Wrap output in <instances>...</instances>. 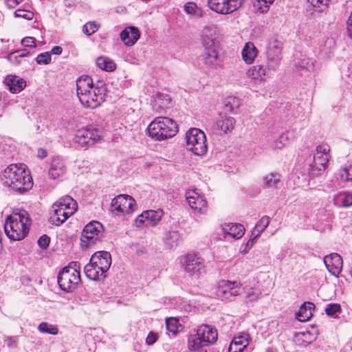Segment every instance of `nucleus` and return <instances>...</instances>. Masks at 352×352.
<instances>
[{"label":"nucleus","instance_id":"obj_1","mask_svg":"<svg viewBox=\"0 0 352 352\" xmlns=\"http://www.w3.org/2000/svg\"><path fill=\"white\" fill-rule=\"evenodd\" d=\"M76 91L79 100L85 107L95 109L104 101L107 87L103 80L94 83L90 76L82 75L76 80Z\"/></svg>","mask_w":352,"mask_h":352},{"label":"nucleus","instance_id":"obj_2","mask_svg":"<svg viewBox=\"0 0 352 352\" xmlns=\"http://www.w3.org/2000/svg\"><path fill=\"white\" fill-rule=\"evenodd\" d=\"M3 184L19 193H25L33 186L30 173L23 164H10L3 171Z\"/></svg>","mask_w":352,"mask_h":352},{"label":"nucleus","instance_id":"obj_3","mask_svg":"<svg viewBox=\"0 0 352 352\" xmlns=\"http://www.w3.org/2000/svg\"><path fill=\"white\" fill-rule=\"evenodd\" d=\"M213 28L207 27L201 36L203 52L201 60L206 69H215L221 65L219 43L215 36Z\"/></svg>","mask_w":352,"mask_h":352},{"label":"nucleus","instance_id":"obj_4","mask_svg":"<svg viewBox=\"0 0 352 352\" xmlns=\"http://www.w3.org/2000/svg\"><path fill=\"white\" fill-rule=\"evenodd\" d=\"M31 223L28 213L24 210H21L6 219L4 230L10 239L20 241L28 234Z\"/></svg>","mask_w":352,"mask_h":352},{"label":"nucleus","instance_id":"obj_5","mask_svg":"<svg viewBox=\"0 0 352 352\" xmlns=\"http://www.w3.org/2000/svg\"><path fill=\"white\" fill-rule=\"evenodd\" d=\"M195 333L188 338V348L190 351H197L199 349L214 344L218 338L216 328L209 324L199 325Z\"/></svg>","mask_w":352,"mask_h":352},{"label":"nucleus","instance_id":"obj_6","mask_svg":"<svg viewBox=\"0 0 352 352\" xmlns=\"http://www.w3.org/2000/svg\"><path fill=\"white\" fill-rule=\"evenodd\" d=\"M49 221L51 224L59 226L77 210V202L70 196H64L57 200L52 207Z\"/></svg>","mask_w":352,"mask_h":352},{"label":"nucleus","instance_id":"obj_7","mask_svg":"<svg viewBox=\"0 0 352 352\" xmlns=\"http://www.w3.org/2000/svg\"><path fill=\"white\" fill-rule=\"evenodd\" d=\"M148 136L157 141H162L175 136L178 132V125L168 117H157L148 126Z\"/></svg>","mask_w":352,"mask_h":352},{"label":"nucleus","instance_id":"obj_8","mask_svg":"<svg viewBox=\"0 0 352 352\" xmlns=\"http://www.w3.org/2000/svg\"><path fill=\"white\" fill-rule=\"evenodd\" d=\"M57 280L60 288L66 292H73L80 282V263L72 262L58 274Z\"/></svg>","mask_w":352,"mask_h":352},{"label":"nucleus","instance_id":"obj_9","mask_svg":"<svg viewBox=\"0 0 352 352\" xmlns=\"http://www.w3.org/2000/svg\"><path fill=\"white\" fill-rule=\"evenodd\" d=\"M329 146L326 144L319 145L316 147V152L313 157L310 156L305 161L307 173L313 176L318 175L326 168L329 160Z\"/></svg>","mask_w":352,"mask_h":352},{"label":"nucleus","instance_id":"obj_10","mask_svg":"<svg viewBox=\"0 0 352 352\" xmlns=\"http://www.w3.org/2000/svg\"><path fill=\"white\" fill-rule=\"evenodd\" d=\"M186 146L196 155H203L208 150L206 137L204 131L191 128L186 133Z\"/></svg>","mask_w":352,"mask_h":352},{"label":"nucleus","instance_id":"obj_11","mask_svg":"<svg viewBox=\"0 0 352 352\" xmlns=\"http://www.w3.org/2000/svg\"><path fill=\"white\" fill-rule=\"evenodd\" d=\"M104 236V228L99 221H93L82 230L80 241L82 248H89L100 242Z\"/></svg>","mask_w":352,"mask_h":352},{"label":"nucleus","instance_id":"obj_12","mask_svg":"<svg viewBox=\"0 0 352 352\" xmlns=\"http://www.w3.org/2000/svg\"><path fill=\"white\" fill-rule=\"evenodd\" d=\"M136 207V201L131 196L121 194L111 200L110 212L113 215L122 216L132 214Z\"/></svg>","mask_w":352,"mask_h":352},{"label":"nucleus","instance_id":"obj_13","mask_svg":"<svg viewBox=\"0 0 352 352\" xmlns=\"http://www.w3.org/2000/svg\"><path fill=\"white\" fill-rule=\"evenodd\" d=\"M102 137V131L90 126L78 129L74 135V142L80 146H89L98 142Z\"/></svg>","mask_w":352,"mask_h":352},{"label":"nucleus","instance_id":"obj_14","mask_svg":"<svg viewBox=\"0 0 352 352\" xmlns=\"http://www.w3.org/2000/svg\"><path fill=\"white\" fill-rule=\"evenodd\" d=\"M241 284L237 281L221 280L216 294L222 300L232 301L241 293Z\"/></svg>","mask_w":352,"mask_h":352},{"label":"nucleus","instance_id":"obj_15","mask_svg":"<svg viewBox=\"0 0 352 352\" xmlns=\"http://www.w3.org/2000/svg\"><path fill=\"white\" fill-rule=\"evenodd\" d=\"M244 0H208V7L221 14H228L240 8Z\"/></svg>","mask_w":352,"mask_h":352},{"label":"nucleus","instance_id":"obj_16","mask_svg":"<svg viewBox=\"0 0 352 352\" xmlns=\"http://www.w3.org/2000/svg\"><path fill=\"white\" fill-rule=\"evenodd\" d=\"M186 199L190 207L199 214H206L208 203L203 195L196 190H190L186 192Z\"/></svg>","mask_w":352,"mask_h":352},{"label":"nucleus","instance_id":"obj_17","mask_svg":"<svg viewBox=\"0 0 352 352\" xmlns=\"http://www.w3.org/2000/svg\"><path fill=\"white\" fill-rule=\"evenodd\" d=\"M163 214L164 212L161 210L144 211L136 218L135 225L137 227L155 226L161 220Z\"/></svg>","mask_w":352,"mask_h":352},{"label":"nucleus","instance_id":"obj_18","mask_svg":"<svg viewBox=\"0 0 352 352\" xmlns=\"http://www.w3.org/2000/svg\"><path fill=\"white\" fill-rule=\"evenodd\" d=\"M204 261L195 254H189L186 256L185 270L190 276L199 277L201 271L204 270Z\"/></svg>","mask_w":352,"mask_h":352},{"label":"nucleus","instance_id":"obj_19","mask_svg":"<svg viewBox=\"0 0 352 352\" xmlns=\"http://www.w3.org/2000/svg\"><path fill=\"white\" fill-rule=\"evenodd\" d=\"M324 263L328 271L338 277L343 265L341 256L337 253L330 254L324 258Z\"/></svg>","mask_w":352,"mask_h":352},{"label":"nucleus","instance_id":"obj_20","mask_svg":"<svg viewBox=\"0 0 352 352\" xmlns=\"http://www.w3.org/2000/svg\"><path fill=\"white\" fill-rule=\"evenodd\" d=\"M91 262L100 269L102 273H106L111 264V256L109 252L100 251L94 253L90 258Z\"/></svg>","mask_w":352,"mask_h":352},{"label":"nucleus","instance_id":"obj_21","mask_svg":"<svg viewBox=\"0 0 352 352\" xmlns=\"http://www.w3.org/2000/svg\"><path fill=\"white\" fill-rule=\"evenodd\" d=\"M235 122L234 118L220 114V118L216 122L214 128L218 134H227L232 131Z\"/></svg>","mask_w":352,"mask_h":352},{"label":"nucleus","instance_id":"obj_22","mask_svg":"<svg viewBox=\"0 0 352 352\" xmlns=\"http://www.w3.org/2000/svg\"><path fill=\"white\" fill-rule=\"evenodd\" d=\"M66 171L67 167L63 160L60 157H54L48 170L50 177L52 179H56L63 177Z\"/></svg>","mask_w":352,"mask_h":352},{"label":"nucleus","instance_id":"obj_23","mask_svg":"<svg viewBox=\"0 0 352 352\" xmlns=\"http://www.w3.org/2000/svg\"><path fill=\"white\" fill-rule=\"evenodd\" d=\"M140 32L134 26L126 27L120 32V38L127 46L133 45L140 38Z\"/></svg>","mask_w":352,"mask_h":352},{"label":"nucleus","instance_id":"obj_24","mask_svg":"<svg viewBox=\"0 0 352 352\" xmlns=\"http://www.w3.org/2000/svg\"><path fill=\"white\" fill-rule=\"evenodd\" d=\"M249 344V335L243 334L235 337L231 342L228 351L229 352H243L244 349Z\"/></svg>","mask_w":352,"mask_h":352},{"label":"nucleus","instance_id":"obj_25","mask_svg":"<svg viewBox=\"0 0 352 352\" xmlns=\"http://www.w3.org/2000/svg\"><path fill=\"white\" fill-rule=\"evenodd\" d=\"M223 232L233 239H238L243 236L245 233V228L239 223H227L222 226Z\"/></svg>","mask_w":352,"mask_h":352},{"label":"nucleus","instance_id":"obj_26","mask_svg":"<svg viewBox=\"0 0 352 352\" xmlns=\"http://www.w3.org/2000/svg\"><path fill=\"white\" fill-rule=\"evenodd\" d=\"M6 85L10 92L16 94L20 92L25 87V81L16 76L9 75L6 78Z\"/></svg>","mask_w":352,"mask_h":352},{"label":"nucleus","instance_id":"obj_27","mask_svg":"<svg viewBox=\"0 0 352 352\" xmlns=\"http://www.w3.org/2000/svg\"><path fill=\"white\" fill-rule=\"evenodd\" d=\"M170 102L168 95L162 93H157L153 96V107L157 113H161L167 107Z\"/></svg>","mask_w":352,"mask_h":352},{"label":"nucleus","instance_id":"obj_28","mask_svg":"<svg viewBox=\"0 0 352 352\" xmlns=\"http://www.w3.org/2000/svg\"><path fill=\"white\" fill-rule=\"evenodd\" d=\"M314 303L307 302H304L296 314V317L300 322H306L309 320L313 316L312 310L314 309Z\"/></svg>","mask_w":352,"mask_h":352},{"label":"nucleus","instance_id":"obj_29","mask_svg":"<svg viewBox=\"0 0 352 352\" xmlns=\"http://www.w3.org/2000/svg\"><path fill=\"white\" fill-rule=\"evenodd\" d=\"M333 204L338 208H348L352 206V193L342 192L336 195L333 199Z\"/></svg>","mask_w":352,"mask_h":352},{"label":"nucleus","instance_id":"obj_30","mask_svg":"<svg viewBox=\"0 0 352 352\" xmlns=\"http://www.w3.org/2000/svg\"><path fill=\"white\" fill-rule=\"evenodd\" d=\"M243 60L247 64H252L258 54V50L253 43H245L242 52Z\"/></svg>","mask_w":352,"mask_h":352},{"label":"nucleus","instance_id":"obj_31","mask_svg":"<svg viewBox=\"0 0 352 352\" xmlns=\"http://www.w3.org/2000/svg\"><path fill=\"white\" fill-rule=\"evenodd\" d=\"M241 105V100L232 96L227 97L223 101V109L226 113H236Z\"/></svg>","mask_w":352,"mask_h":352},{"label":"nucleus","instance_id":"obj_32","mask_svg":"<svg viewBox=\"0 0 352 352\" xmlns=\"http://www.w3.org/2000/svg\"><path fill=\"white\" fill-rule=\"evenodd\" d=\"M247 75L256 81L263 82L266 76V69L261 65H254L248 69Z\"/></svg>","mask_w":352,"mask_h":352},{"label":"nucleus","instance_id":"obj_33","mask_svg":"<svg viewBox=\"0 0 352 352\" xmlns=\"http://www.w3.org/2000/svg\"><path fill=\"white\" fill-rule=\"evenodd\" d=\"M184 11L187 14L192 15L195 18H201L204 16L205 12L194 2H188L184 5Z\"/></svg>","mask_w":352,"mask_h":352},{"label":"nucleus","instance_id":"obj_34","mask_svg":"<svg viewBox=\"0 0 352 352\" xmlns=\"http://www.w3.org/2000/svg\"><path fill=\"white\" fill-rule=\"evenodd\" d=\"M315 12H325L328 10L331 0H307Z\"/></svg>","mask_w":352,"mask_h":352},{"label":"nucleus","instance_id":"obj_35","mask_svg":"<svg viewBox=\"0 0 352 352\" xmlns=\"http://www.w3.org/2000/svg\"><path fill=\"white\" fill-rule=\"evenodd\" d=\"M96 63L100 69L107 72H113L116 69V63L107 57H98Z\"/></svg>","mask_w":352,"mask_h":352},{"label":"nucleus","instance_id":"obj_36","mask_svg":"<svg viewBox=\"0 0 352 352\" xmlns=\"http://www.w3.org/2000/svg\"><path fill=\"white\" fill-rule=\"evenodd\" d=\"M182 239V236L177 231H170L166 234L165 241L170 248L177 247Z\"/></svg>","mask_w":352,"mask_h":352},{"label":"nucleus","instance_id":"obj_37","mask_svg":"<svg viewBox=\"0 0 352 352\" xmlns=\"http://www.w3.org/2000/svg\"><path fill=\"white\" fill-rule=\"evenodd\" d=\"M280 175L276 173H272L263 177V181L264 187L267 188H276L280 182Z\"/></svg>","mask_w":352,"mask_h":352},{"label":"nucleus","instance_id":"obj_38","mask_svg":"<svg viewBox=\"0 0 352 352\" xmlns=\"http://www.w3.org/2000/svg\"><path fill=\"white\" fill-rule=\"evenodd\" d=\"M282 49L281 42L276 39H272L268 42L266 54L272 53V54L281 56Z\"/></svg>","mask_w":352,"mask_h":352},{"label":"nucleus","instance_id":"obj_39","mask_svg":"<svg viewBox=\"0 0 352 352\" xmlns=\"http://www.w3.org/2000/svg\"><path fill=\"white\" fill-rule=\"evenodd\" d=\"M267 67L268 69L275 71L279 67L282 56L270 54H266Z\"/></svg>","mask_w":352,"mask_h":352},{"label":"nucleus","instance_id":"obj_40","mask_svg":"<svg viewBox=\"0 0 352 352\" xmlns=\"http://www.w3.org/2000/svg\"><path fill=\"white\" fill-rule=\"evenodd\" d=\"M261 296V292L258 289H250L246 294L244 302L250 305L256 302Z\"/></svg>","mask_w":352,"mask_h":352},{"label":"nucleus","instance_id":"obj_41","mask_svg":"<svg viewBox=\"0 0 352 352\" xmlns=\"http://www.w3.org/2000/svg\"><path fill=\"white\" fill-rule=\"evenodd\" d=\"M94 265L91 261L87 263L84 267V272L87 277L93 280H98L100 279V275L98 274V271H95L94 267H93Z\"/></svg>","mask_w":352,"mask_h":352},{"label":"nucleus","instance_id":"obj_42","mask_svg":"<svg viewBox=\"0 0 352 352\" xmlns=\"http://www.w3.org/2000/svg\"><path fill=\"white\" fill-rule=\"evenodd\" d=\"M38 330L42 333H48L51 335H56L58 332V328L56 325L51 324L45 322H43L38 325Z\"/></svg>","mask_w":352,"mask_h":352},{"label":"nucleus","instance_id":"obj_43","mask_svg":"<svg viewBox=\"0 0 352 352\" xmlns=\"http://www.w3.org/2000/svg\"><path fill=\"white\" fill-rule=\"evenodd\" d=\"M341 311V307L338 303L328 304L325 308V313L327 315L333 318H336L337 314H340Z\"/></svg>","mask_w":352,"mask_h":352},{"label":"nucleus","instance_id":"obj_44","mask_svg":"<svg viewBox=\"0 0 352 352\" xmlns=\"http://www.w3.org/2000/svg\"><path fill=\"white\" fill-rule=\"evenodd\" d=\"M289 142L288 133H283L274 142V147L276 149H281Z\"/></svg>","mask_w":352,"mask_h":352},{"label":"nucleus","instance_id":"obj_45","mask_svg":"<svg viewBox=\"0 0 352 352\" xmlns=\"http://www.w3.org/2000/svg\"><path fill=\"white\" fill-rule=\"evenodd\" d=\"M270 219L268 216L263 217L255 226V230L258 232L257 236L260 234L269 225Z\"/></svg>","mask_w":352,"mask_h":352},{"label":"nucleus","instance_id":"obj_46","mask_svg":"<svg viewBox=\"0 0 352 352\" xmlns=\"http://www.w3.org/2000/svg\"><path fill=\"white\" fill-rule=\"evenodd\" d=\"M178 320L175 318H169L166 320V329L173 333H175L178 331Z\"/></svg>","mask_w":352,"mask_h":352},{"label":"nucleus","instance_id":"obj_47","mask_svg":"<svg viewBox=\"0 0 352 352\" xmlns=\"http://www.w3.org/2000/svg\"><path fill=\"white\" fill-rule=\"evenodd\" d=\"M51 54L48 52L41 53L36 58V61L38 65H47L51 62Z\"/></svg>","mask_w":352,"mask_h":352},{"label":"nucleus","instance_id":"obj_48","mask_svg":"<svg viewBox=\"0 0 352 352\" xmlns=\"http://www.w3.org/2000/svg\"><path fill=\"white\" fill-rule=\"evenodd\" d=\"M98 29L97 24L95 22H88L84 25L82 30L87 35H91L96 32Z\"/></svg>","mask_w":352,"mask_h":352},{"label":"nucleus","instance_id":"obj_49","mask_svg":"<svg viewBox=\"0 0 352 352\" xmlns=\"http://www.w3.org/2000/svg\"><path fill=\"white\" fill-rule=\"evenodd\" d=\"M270 4L264 3L263 0H256L254 3L255 9L261 13L267 12L269 10Z\"/></svg>","mask_w":352,"mask_h":352},{"label":"nucleus","instance_id":"obj_50","mask_svg":"<svg viewBox=\"0 0 352 352\" xmlns=\"http://www.w3.org/2000/svg\"><path fill=\"white\" fill-rule=\"evenodd\" d=\"M14 15L16 17L19 18H23L27 20H31L34 14L31 11L23 10V9H18L14 12Z\"/></svg>","mask_w":352,"mask_h":352},{"label":"nucleus","instance_id":"obj_51","mask_svg":"<svg viewBox=\"0 0 352 352\" xmlns=\"http://www.w3.org/2000/svg\"><path fill=\"white\" fill-rule=\"evenodd\" d=\"M340 177L344 182L352 181V166L344 168L342 170Z\"/></svg>","mask_w":352,"mask_h":352},{"label":"nucleus","instance_id":"obj_52","mask_svg":"<svg viewBox=\"0 0 352 352\" xmlns=\"http://www.w3.org/2000/svg\"><path fill=\"white\" fill-rule=\"evenodd\" d=\"M299 67L305 69L306 70L311 71L314 68V63L309 58H303L299 63Z\"/></svg>","mask_w":352,"mask_h":352},{"label":"nucleus","instance_id":"obj_53","mask_svg":"<svg viewBox=\"0 0 352 352\" xmlns=\"http://www.w3.org/2000/svg\"><path fill=\"white\" fill-rule=\"evenodd\" d=\"M21 45L24 47H28L31 48L36 47L35 39L34 37L27 36L21 40Z\"/></svg>","mask_w":352,"mask_h":352},{"label":"nucleus","instance_id":"obj_54","mask_svg":"<svg viewBox=\"0 0 352 352\" xmlns=\"http://www.w3.org/2000/svg\"><path fill=\"white\" fill-rule=\"evenodd\" d=\"M50 242V238L47 235L43 234L38 239V245L41 248L45 249L49 246Z\"/></svg>","mask_w":352,"mask_h":352},{"label":"nucleus","instance_id":"obj_55","mask_svg":"<svg viewBox=\"0 0 352 352\" xmlns=\"http://www.w3.org/2000/svg\"><path fill=\"white\" fill-rule=\"evenodd\" d=\"M7 59L13 65H18L21 62V58L16 55V52L10 53L8 56Z\"/></svg>","mask_w":352,"mask_h":352},{"label":"nucleus","instance_id":"obj_56","mask_svg":"<svg viewBox=\"0 0 352 352\" xmlns=\"http://www.w3.org/2000/svg\"><path fill=\"white\" fill-rule=\"evenodd\" d=\"M5 342L9 348L14 349L17 346V338L16 337H7L5 339Z\"/></svg>","mask_w":352,"mask_h":352},{"label":"nucleus","instance_id":"obj_57","mask_svg":"<svg viewBox=\"0 0 352 352\" xmlns=\"http://www.w3.org/2000/svg\"><path fill=\"white\" fill-rule=\"evenodd\" d=\"M158 336L157 333L151 331L146 337V343L148 345H153L157 340Z\"/></svg>","mask_w":352,"mask_h":352},{"label":"nucleus","instance_id":"obj_58","mask_svg":"<svg viewBox=\"0 0 352 352\" xmlns=\"http://www.w3.org/2000/svg\"><path fill=\"white\" fill-rule=\"evenodd\" d=\"M346 30L349 36L352 39V11L347 21Z\"/></svg>","mask_w":352,"mask_h":352},{"label":"nucleus","instance_id":"obj_59","mask_svg":"<svg viewBox=\"0 0 352 352\" xmlns=\"http://www.w3.org/2000/svg\"><path fill=\"white\" fill-rule=\"evenodd\" d=\"M15 52L16 53V55L21 58L23 57H26L30 54V52L26 49L19 50Z\"/></svg>","mask_w":352,"mask_h":352},{"label":"nucleus","instance_id":"obj_60","mask_svg":"<svg viewBox=\"0 0 352 352\" xmlns=\"http://www.w3.org/2000/svg\"><path fill=\"white\" fill-rule=\"evenodd\" d=\"M63 52V49L60 46H54L52 47L51 52H50L51 54H56V55H60Z\"/></svg>","mask_w":352,"mask_h":352},{"label":"nucleus","instance_id":"obj_61","mask_svg":"<svg viewBox=\"0 0 352 352\" xmlns=\"http://www.w3.org/2000/svg\"><path fill=\"white\" fill-rule=\"evenodd\" d=\"M47 156V152L45 149L39 148L38 150V157L43 159Z\"/></svg>","mask_w":352,"mask_h":352},{"label":"nucleus","instance_id":"obj_62","mask_svg":"<svg viewBox=\"0 0 352 352\" xmlns=\"http://www.w3.org/2000/svg\"><path fill=\"white\" fill-rule=\"evenodd\" d=\"M309 333H298V334H296V338L298 339V340H300V339H303V338H305L307 336H309Z\"/></svg>","mask_w":352,"mask_h":352},{"label":"nucleus","instance_id":"obj_63","mask_svg":"<svg viewBox=\"0 0 352 352\" xmlns=\"http://www.w3.org/2000/svg\"><path fill=\"white\" fill-rule=\"evenodd\" d=\"M93 267H94L95 271H98V274H100V276L102 278L105 277V273H102L100 271V269L97 268L96 265H93Z\"/></svg>","mask_w":352,"mask_h":352},{"label":"nucleus","instance_id":"obj_64","mask_svg":"<svg viewBox=\"0 0 352 352\" xmlns=\"http://www.w3.org/2000/svg\"><path fill=\"white\" fill-rule=\"evenodd\" d=\"M8 3L9 6L14 7L18 4V1L17 0H8Z\"/></svg>","mask_w":352,"mask_h":352}]
</instances>
